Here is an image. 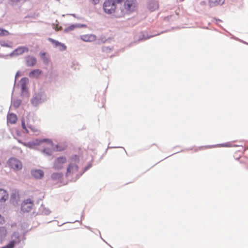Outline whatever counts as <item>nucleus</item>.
Here are the masks:
<instances>
[{
    "mask_svg": "<svg viewBox=\"0 0 248 248\" xmlns=\"http://www.w3.org/2000/svg\"><path fill=\"white\" fill-rule=\"evenodd\" d=\"M7 164L11 169L16 171H19L22 169L21 162L16 157H10L7 161Z\"/></svg>",
    "mask_w": 248,
    "mask_h": 248,
    "instance_id": "nucleus-2",
    "label": "nucleus"
},
{
    "mask_svg": "<svg viewBox=\"0 0 248 248\" xmlns=\"http://www.w3.org/2000/svg\"><path fill=\"white\" fill-rule=\"evenodd\" d=\"M41 142H47L48 144H50L51 145H53V141L50 140L48 139H43L41 140Z\"/></svg>",
    "mask_w": 248,
    "mask_h": 248,
    "instance_id": "nucleus-38",
    "label": "nucleus"
},
{
    "mask_svg": "<svg viewBox=\"0 0 248 248\" xmlns=\"http://www.w3.org/2000/svg\"><path fill=\"white\" fill-rule=\"evenodd\" d=\"M7 234V230L5 227H0V237H4Z\"/></svg>",
    "mask_w": 248,
    "mask_h": 248,
    "instance_id": "nucleus-29",
    "label": "nucleus"
},
{
    "mask_svg": "<svg viewBox=\"0 0 248 248\" xmlns=\"http://www.w3.org/2000/svg\"><path fill=\"white\" fill-rule=\"evenodd\" d=\"M20 194L17 191H12L10 198V203L13 206L16 207L19 205L20 202Z\"/></svg>",
    "mask_w": 248,
    "mask_h": 248,
    "instance_id": "nucleus-7",
    "label": "nucleus"
},
{
    "mask_svg": "<svg viewBox=\"0 0 248 248\" xmlns=\"http://www.w3.org/2000/svg\"><path fill=\"white\" fill-rule=\"evenodd\" d=\"M92 167V164L91 162L89 163L86 166L83 168L82 172H79V173L76 175V178L73 179L72 182H76L78 179L81 176L83 175V174L87 171L89 169H90Z\"/></svg>",
    "mask_w": 248,
    "mask_h": 248,
    "instance_id": "nucleus-13",
    "label": "nucleus"
},
{
    "mask_svg": "<svg viewBox=\"0 0 248 248\" xmlns=\"http://www.w3.org/2000/svg\"><path fill=\"white\" fill-rule=\"evenodd\" d=\"M8 198V194L6 190L0 188V202H5Z\"/></svg>",
    "mask_w": 248,
    "mask_h": 248,
    "instance_id": "nucleus-17",
    "label": "nucleus"
},
{
    "mask_svg": "<svg viewBox=\"0 0 248 248\" xmlns=\"http://www.w3.org/2000/svg\"><path fill=\"white\" fill-rule=\"evenodd\" d=\"M103 8L106 13L110 15L115 12L116 4L111 0H106L103 3Z\"/></svg>",
    "mask_w": 248,
    "mask_h": 248,
    "instance_id": "nucleus-4",
    "label": "nucleus"
},
{
    "mask_svg": "<svg viewBox=\"0 0 248 248\" xmlns=\"http://www.w3.org/2000/svg\"><path fill=\"white\" fill-rule=\"evenodd\" d=\"M112 1L114 2V4H116V3H120L123 1L124 0H111Z\"/></svg>",
    "mask_w": 248,
    "mask_h": 248,
    "instance_id": "nucleus-42",
    "label": "nucleus"
},
{
    "mask_svg": "<svg viewBox=\"0 0 248 248\" xmlns=\"http://www.w3.org/2000/svg\"><path fill=\"white\" fill-rule=\"evenodd\" d=\"M70 15L75 17H76V15L75 14H69Z\"/></svg>",
    "mask_w": 248,
    "mask_h": 248,
    "instance_id": "nucleus-48",
    "label": "nucleus"
},
{
    "mask_svg": "<svg viewBox=\"0 0 248 248\" xmlns=\"http://www.w3.org/2000/svg\"><path fill=\"white\" fill-rule=\"evenodd\" d=\"M29 50V49L28 47L25 46H18L14 50H13L11 53H10L9 55H0V57L7 58L8 56H10V57H13L14 56H17L23 54L24 53L28 52Z\"/></svg>",
    "mask_w": 248,
    "mask_h": 248,
    "instance_id": "nucleus-3",
    "label": "nucleus"
},
{
    "mask_svg": "<svg viewBox=\"0 0 248 248\" xmlns=\"http://www.w3.org/2000/svg\"><path fill=\"white\" fill-rule=\"evenodd\" d=\"M72 170H74L75 171H78V166L76 163L70 162L67 168L66 176H68V174L71 172Z\"/></svg>",
    "mask_w": 248,
    "mask_h": 248,
    "instance_id": "nucleus-16",
    "label": "nucleus"
},
{
    "mask_svg": "<svg viewBox=\"0 0 248 248\" xmlns=\"http://www.w3.org/2000/svg\"><path fill=\"white\" fill-rule=\"evenodd\" d=\"M10 34V32L7 30L3 28H0V36H6Z\"/></svg>",
    "mask_w": 248,
    "mask_h": 248,
    "instance_id": "nucleus-30",
    "label": "nucleus"
},
{
    "mask_svg": "<svg viewBox=\"0 0 248 248\" xmlns=\"http://www.w3.org/2000/svg\"><path fill=\"white\" fill-rule=\"evenodd\" d=\"M124 6L127 11H134L135 10V3L133 0H126L124 2Z\"/></svg>",
    "mask_w": 248,
    "mask_h": 248,
    "instance_id": "nucleus-11",
    "label": "nucleus"
},
{
    "mask_svg": "<svg viewBox=\"0 0 248 248\" xmlns=\"http://www.w3.org/2000/svg\"><path fill=\"white\" fill-rule=\"evenodd\" d=\"M87 27V25L83 24H79V28H85Z\"/></svg>",
    "mask_w": 248,
    "mask_h": 248,
    "instance_id": "nucleus-45",
    "label": "nucleus"
},
{
    "mask_svg": "<svg viewBox=\"0 0 248 248\" xmlns=\"http://www.w3.org/2000/svg\"><path fill=\"white\" fill-rule=\"evenodd\" d=\"M88 229L92 232H93V230H92V228H91L90 227H88Z\"/></svg>",
    "mask_w": 248,
    "mask_h": 248,
    "instance_id": "nucleus-49",
    "label": "nucleus"
},
{
    "mask_svg": "<svg viewBox=\"0 0 248 248\" xmlns=\"http://www.w3.org/2000/svg\"><path fill=\"white\" fill-rule=\"evenodd\" d=\"M62 176L63 173L62 172H53L51 175V178L53 181H57L60 180Z\"/></svg>",
    "mask_w": 248,
    "mask_h": 248,
    "instance_id": "nucleus-22",
    "label": "nucleus"
},
{
    "mask_svg": "<svg viewBox=\"0 0 248 248\" xmlns=\"http://www.w3.org/2000/svg\"><path fill=\"white\" fill-rule=\"evenodd\" d=\"M119 147H109L108 146V148H119Z\"/></svg>",
    "mask_w": 248,
    "mask_h": 248,
    "instance_id": "nucleus-50",
    "label": "nucleus"
},
{
    "mask_svg": "<svg viewBox=\"0 0 248 248\" xmlns=\"http://www.w3.org/2000/svg\"><path fill=\"white\" fill-rule=\"evenodd\" d=\"M31 174L36 179H41L44 176V171L40 169L31 170Z\"/></svg>",
    "mask_w": 248,
    "mask_h": 248,
    "instance_id": "nucleus-10",
    "label": "nucleus"
},
{
    "mask_svg": "<svg viewBox=\"0 0 248 248\" xmlns=\"http://www.w3.org/2000/svg\"><path fill=\"white\" fill-rule=\"evenodd\" d=\"M17 120V116L15 113H11L7 115V122L11 124H15Z\"/></svg>",
    "mask_w": 248,
    "mask_h": 248,
    "instance_id": "nucleus-20",
    "label": "nucleus"
},
{
    "mask_svg": "<svg viewBox=\"0 0 248 248\" xmlns=\"http://www.w3.org/2000/svg\"><path fill=\"white\" fill-rule=\"evenodd\" d=\"M26 61V65L29 67L34 66L37 62L36 59L32 56L28 55L25 58Z\"/></svg>",
    "mask_w": 248,
    "mask_h": 248,
    "instance_id": "nucleus-12",
    "label": "nucleus"
},
{
    "mask_svg": "<svg viewBox=\"0 0 248 248\" xmlns=\"http://www.w3.org/2000/svg\"><path fill=\"white\" fill-rule=\"evenodd\" d=\"M225 0H209V4L210 7H214L217 5H222Z\"/></svg>",
    "mask_w": 248,
    "mask_h": 248,
    "instance_id": "nucleus-23",
    "label": "nucleus"
},
{
    "mask_svg": "<svg viewBox=\"0 0 248 248\" xmlns=\"http://www.w3.org/2000/svg\"><path fill=\"white\" fill-rule=\"evenodd\" d=\"M84 217V215L82 214L81 216V217H80V220H75V221H70V222H68V223H75L76 222H80V223L81 224H82V222H81V220L82 219V218Z\"/></svg>",
    "mask_w": 248,
    "mask_h": 248,
    "instance_id": "nucleus-40",
    "label": "nucleus"
},
{
    "mask_svg": "<svg viewBox=\"0 0 248 248\" xmlns=\"http://www.w3.org/2000/svg\"><path fill=\"white\" fill-rule=\"evenodd\" d=\"M102 50L103 51L108 52V50H110V48L109 47H104Z\"/></svg>",
    "mask_w": 248,
    "mask_h": 248,
    "instance_id": "nucleus-43",
    "label": "nucleus"
},
{
    "mask_svg": "<svg viewBox=\"0 0 248 248\" xmlns=\"http://www.w3.org/2000/svg\"><path fill=\"white\" fill-rule=\"evenodd\" d=\"M75 26H74V24H71L69 26H68V27L65 28L63 30V32H65V33H67V32H68L71 31H73L75 29Z\"/></svg>",
    "mask_w": 248,
    "mask_h": 248,
    "instance_id": "nucleus-32",
    "label": "nucleus"
},
{
    "mask_svg": "<svg viewBox=\"0 0 248 248\" xmlns=\"http://www.w3.org/2000/svg\"><path fill=\"white\" fill-rule=\"evenodd\" d=\"M46 99V94L45 91L40 89L38 91L34 93L32 98L31 100V103L33 106L36 107L39 104L45 102Z\"/></svg>",
    "mask_w": 248,
    "mask_h": 248,
    "instance_id": "nucleus-1",
    "label": "nucleus"
},
{
    "mask_svg": "<svg viewBox=\"0 0 248 248\" xmlns=\"http://www.w3.org/2000/svg\"><path fill=\"white\" fill-rule=\"evenodd\" d=\"M48 40L54 45V46L55 47H58L61 44V42L54 39L49 38Z\"/></svg>",
    "mask_w": 248,
    "mask_h": 248,
    "instance_id": "nucleus-31",
    "label": "nucleus"
},
{
    "mask_svg": "<svg viewBox=\"0 0 248 248\" xmlns=\"http://www.w3.org/2000/svg\"><path fill=\"white\" fill-rule=\"evenodd\" d=\"M55 148H56V151L61 152V151H64L66 148H65V147H64L61 145L58 144L56 145Z\"/></svg>",
    "mask_w": 248,
    "mask_h": 248,
    "instance_id": "nucleus-33",
    "label": "nucleus"
},
{
    "mask_svg": "<svg viewBox=\"0 0 248 248\" xmlns=\"http://www.w3.org/2000/svg\"><path fill=\"white\" fill-rule=\"evenodd\" d=\"M39 56L44 64L46 65L48 64L49 62H50V60L48 57H46V52L41 51L39 53Z\"/></svg>",
    "mask_w": 248,
    "mask_h": 248,
    "instance_id": "nucleus-21",
    "label": "nucleus"
},
{
    "mask_svg": "<svg viewBox=\"0 0 248 248\" xmlns=\"http://www.w3.org/2000/svg\"><path fill=\"white\" fill-rule=\"evenodd\" d=\"M22 204L24 205H33V201L31 199H27L25 200L22 203Z\"/></svg>",
    "mask_w": 248,
    "mask_h": 248,
    "instance_id": "nucleus-34",
    "label": "nucleus"
},
{
    "mask_svg": "<svg viewBox=\"0 0 248 248\" xmlns=\"http://www.w3.org/2000/svg\"><path fill=\"white\" fill-rule=\"evenodd\" d=\"M209 146H205V147H209Z\"/></svg>",
    "mask_w": 248,
    "mask_h": 248,
    "instance_id": "nucleus-55",
    "label": "nucleus"
},
{
    "mask_svg": "<svg viewBox=\"0 0 248 248\" xmlns=\"http://www.w3.org/2000/svg\"><path fill=\"white\" fill-rule=\"evenodd\" d=\"M0 44L2 46H5L7 47H12V45L11 44L6 43L4 41H0Z\"/></svg>",
    "mask_w": 248,
    "mask_h": 248,
    "instance_id": "nucleus-35",
    "label": "nucleus"
},
{
    "mask_svg": "<svg viewBox=\"0 0 248 248\" xmlns=\"http://www.w3.org/2000/svg\"><path fill=\"white\" fill-rule=\"evenodd\" d=\"M20 242L19 234L18 232H14L11 235V240L5 246L1 248H14L16 244Z\"/></svg>",
    "mask_w": 248,
    "mask_h": 248,
    "instance_id": "nucleus-5",
    "label": "nucleus"
},
{
    "mask_svg": "<svg viewBox=\"0 0 248 248\" xmlns=\"http://www.w3.org/2000/svg\"><path fill=\"white\" fill-rule=\"evenodd\" d=\"M98 232L99 234L100 235V232H99V231L98 230Z\"/></svg>",
    "mask_w": 248,
    "mask_h": 248,
    "instance_id": "nucleus-54",
    "label": "nucleus"
},
{
    "mask_svg": "<svg viewBox=\"0 0 248 248\" xmlns=\"http://www.w3.org/2000/svg\"><path fill=\"white\" fill-rule=\"evenodd\" d=\"M91 1L93 4L94 5L98 4L99 3L100 0H90Z\"/></svg>",
    "mask_w": 248,
    "mask_h": 248,
    "instance_id": "nucleus-41",
    "label": "nucleus"
},
{
    "mask_svg": "<svg viewBox=\"0 0 248 248\" xmlns=\"http://www.w3.org/2000/svg\"><path fill=\"white\" fill-rule=\"evenodd\" d=\"M70 160L72 163L74 162V163H77L79 161V157L77 155H74L70 156Z\"/></svg>",
    "mask_w": 248,
    "mask_h": 248,
    "instance_id": "nucleus-27",
    "label": "nucleus"
},
{
    "mask_svg": "<svg viewBox=\"0 0 248 248\" xmlns=\"http://www.w3.org/2000/svg\"><path fill=\"white\" fill-rule=\"evenodd\" d=\"M28 82L29 79L26 77L22 78L20 80V82L21 90V95L23 97H28L29 95L28 88L27 86V84Z\"/></svg>",
    "mask_w": 248,
    "mask_h": 248,
    "instance_id": "nucleus-6",
    "label": "nucleus"
},
{
    "mask_svg": "<svg viewBox=\"0 0 248 248\" xmlns=\"http://www.w3.org/2000/svg\"><path fill=\"white\" fill-rule=\"evenodd\" d=\"M32 208L31 205H24L21 204V211L23 213L29 212Z\"/></svg>",
    "mask_w": 248,
    "mask_h": 248,
    "instance_id": "nucleus-24",
    "label": "nucleus"
},
{
    "mask_svg": "<svg viewBox=\"0 0 248 248\" xmlns=\"http://www.w3.org/2000/svg\"><path fill=\"white\" fill-rule=\"evenodd\" d=\"M148 7L151 12L154 11L158 8V3L155 0H151L148 3Z\"/></svg>",
    "mask_w": 248,
    "mask_h": 248,
    "instance_id": "nucleus-15",
    "label": "nucleus"
},
{
    "mask_svg": "<svg viewBox=\"0 0 248 248\" xmlns=\"http://www.w3.org/2000/svg\"><path fill=\"white\" fill-rule=\"evenodd\" d=\"M39 142H35L34 141H29L28 142V145L29 148H32L34 146L39 145Z\"/></svg>",
    "mask_w": 248,
    "mask_h": 248,
    "instance_id": "nucleus-37",
    "label": "nucleus"
},
{
    "mask_svg": "<svg viewBox=\"0 0 248 248\" xmlns=\"http://www.w3.org/2000/svg\"><path fill=\"white\" fill-rule=\"evenodd\" d=\"M233 146L236 147V146H238L236 145H234Z\"/></svg>",
    "mask_w": 248,
    "mask_h": 248,
    "instance_id": "nucleus-53",
    "label": "nucleus"
},
{
    "mask_svg": "<svg viewBox=\"0 0 248 248\" xmlns=\"http://www.w3.org/2000/svg\"><path fill=\"white\" fill-rule=\"evenodd\" d=\"M40 211L42 214L46 216L48 215L51 213V211L49 209L45 208L43 204L41 205V208L40 209Z\"/></svg>",
    "mask_w": 248,
    "mask_h": 248,
    "instance_id": "nucleus-26",
    "label": "nucleus"
},
{
    "mask_svg": "<svg viewBox=\"0 0 248 248\" xmlns=\"http://www.w3.org/2000/svg\"><path fill=\"white\" fill-rule=\"evenodd\" d=\"M75 26V28H79V24H74Z\"/></svg>",
    "mask_w": 248,
    "mask_h": 248,
    "instance_id": "nucleus-46",
    "label": "nucleus"
},
{
    "mask_svg": "<svg viewBox=\"0 0 248 248\" xmlns=\"http://www.w3.org/2000/svg\"><path fill=\"white\" fill-rule=\"evenodd\" d=\"M81 39L84 42H92L96 39V36L94 34H85L80 36Z\"/></svg>",
    "mask_w": 248,
    "mask_h": 248,
    "instance_id": "nucleus-14",
    "label": "nucleus"
},
{
    "mask_svg": "<svg viewBox=\"0 0 248 248\" xmlns=\"http://www.w3.org/2000/svg\"><path fill=\"white\" fill-rule=\"evenodd\" d=\"M219 147H231L232 146L231 145V143L230 142H226L224 143L220 144L218 145Z\"/></svg>",
    "mask_w": 248,
    "mask_h": 248,
    "instance_id": "nucleus-39",
    "label": "nucleus"
},
{
    "mask_svg": "<svg viewBox=\"0 0 248 248\" xmlns=\"http://www.w3.org/2000/svg\"><path fill=\"white\" fill-rule=\"evenodd\" d=\"M170 16H167L166 18H169Z\"/></svg>",
    "mask_w": 248,
    "mask_h": 248,
    "instance_id": "nucleus-56",
    "label": "nucleus"
},
{
    "mask_svg": "<svg viewBox=\"0 0 248 248\" xmlns=\"http://www.w3.org/2000/svg\"><path fill=\"white\" fill-rule=\"evenodd\" d=\"M52 150L50 148H44L41 150V153L47 156H51L52 154Z\"/></svg>",
    "mask_w": 248,
    "mask_h": 248,
    "instance_id": "nucleus-25",
    "label": "nucleus"
},
{
    "mask_svg": "<svg viewBox=\"0 0 248 248\" xmlns=\"http://www.w3.org/2000/svg\"><path fill=\"white\" fill-rule=\"evenodd\" d=\"M66 162L65 156L57 157L54 161L53 168L55 170H61L63 167V164Z\"/></svg>",
    "mask_w": 248,
    "mask_h": 248,
    "instance_id": "nucleus-8",
    "label": "nucleus"
},
{
    "mask_svg": "<svg viewBox=\"0 0 248 248\" xmlns=\"http://www.w3.org/2000/svg\"><path fill=\"white\" fill-rule=\"evenodd\" d=\"M22 101L20 99H15L13 101V106L16 108H17L19 107L21 104Z\"/></svg>",
    "mask_w": 248,
    "mask_h": 248,
    "instance_id": "nucleus-28",
    "label": "nucleus"
},
{
    "mask_svg": "<svg viewBox=\"0 0 248 248\" xmlns=\"http://www.w3.org/2000/svg\"><path fill=\"white\" fill-rule=\"evenodd\" d=\"M214 19H215L217 21L222 22V20L220 19H218V18H214Z\"/></svg>",
    "mask_w": 248,
    "mask_h": 248,
    "instance_id": "nucleus-47",
    "label": "nucleus"
},
{
    "mask_svg": "<svg viewBox=\"0 0 248 248\" xmlns=\"http://www.w3.org/2000/svg\"><path fill=\"white\" fill-rule=\"evenodd\" d=\"M84 226H85V227L86 228H87V229H88V226H86V225H85Z\"/></svg>",
    "mask_w": 248,
    "mask_h": 248,
    "instance_id": "nucleus-52",
    "label": "nucleus"
},
{
    "mask_svg": "<svg viewBox=\"0 0 248 248\" xmlns=\"http://www.w3.org/2000/svg\"><path fill=\"white\" fill-rule=\"evenodd\" d=\"M21 126L23 129L25 130L26 133H29V130L27 128V127L30 128L32 131L35 132L36 131V129L35 128L32 126L31 124H29L28 122H27V124H26V122L25 118L22 117L21 119Z\"/></svg>",
    "mask_w": 248,
    "mask_h": 248,
    "instance_id": "nucleus-9",
    "label": "nucleus"
},
{
    "mask_svg": "<svg viewBox=\"0 0 248 248\" xmlns=\"http://www.w3.org/2000/svg\"><path fill=\"white\" fill-rule=\"evenodd\" d=\"M59 49L61 51H65L66 50V46L63 44V43H62L61 42V44L60 45V46H59Z\"/></svg>",
    "mask_w": 248,
    "mask_h": 248,
    "instance_id": "nucleus-36",
    "label": "nucleus"
},
{
    "mask_svg": "<svg viewBox=\"0 0 248 248\" xmlns=\"http://www.w3.org/2000/svg\"><path fill=\"white\" fill-rule=\"evenodd\" d=\"M155 35H148L147 31H141L139 35L138 40L142 41V40H146L154 36Z\"/></svg>",
    "mask_w": 248,
    "mask_h": 248,
    "instance_id": "nucleus-18",
    "label": "nucleus"
},
{
    "mask_svg": "<svg viewBox=\"0 0 248 248\" xmlns=\"http://www.w3.org/2000/svg\"><path fill=\"white\" fill-rule=\"evenodd\" d=\"M21 76V74L19 71H17L16 74L15 78H16L17 77Z\"/></svg>",
    "mask_w": 248,
    "mask_h": 248,
    "instance_id": "nucleus-44",
    "label": "nucleus"
},
{
    "mask_svg": "<svg viewBox=\"0 0 248 248\" xmlns=\"http://www.w3.org/2000/svg\"><path fill=\"white\" fill-rule=\"evenodd\" d=\"M25 239H26V237L25 236H24L23 238V240H24Z\"/></svg>",
    "mask_w": 248,
    "mask_h": 248,
    "instance_id": "nucleus-51",
    "label": "nucleus"
},
{
    "mask_svg": "<svg viewBox=\"0 0 248 248\" xmlns=\"http://www.w3.org/2000/svg\"><path fill=\"white\" fill-rule=\"evenodd\" d=\"M42 73V70L39 69H33L29 73V76L30 78H37Z\"/></svg>",
    "mask_w": 248,
    "mask_h": 248,
    "instance_id": "nucleus-19",
    "label": "nucleus"
}]
</instances>
